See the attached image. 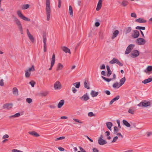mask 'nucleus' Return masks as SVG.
<instances>
[{"mask_svg": "<svg viewBox=\"0 0 152 152\" xmlns=\"http://www.w3.org/2000/svg\"><path fill=\"white\" fill-rule=\"evenodd\" d=\"M46 1L47 20L49 21L50 19L51 12L50 0H46Z\"/></svg>", "mask_w": 152, "mask_h": 152, "instance_id": "f257e3e1", "label": "nucleus"}, {"mask_svg": "<svg viewBox=\"0 0 152 152\" xmlns=\"http://www.w3.org/2000/svg\"><path fill=\"white\" fill-rule=\"evenodd\" d=\"M17 14L18 16L23 20L27 21H30V19L23 15L20 11L19 10L17 11Z\"/></svg>", "mask_w": 152, "mask_h": 152, "instance_id": "f03ea898", "label": "nucleus"}, {"mask_svg": "<svg viewBox=\"0 0 152 152\" xmlns=\"http://www.w3.org/2000/svg\"><path fill=\"white\" fill-rule=\"evenodd\" d=\"M151 105V103L149 102H147L145 100L143 102H141L139 104H137V106H141L143 107H147Z\"/></svg>", "mask_w": 152, "mask_h": 152, "instance_id": "7ed1b4c3", "label": "nucleus"}, {"mask_svg": "<svg viewBox=\"0 0 152 152\" xmlns=\"http://www.w3.org/2000/svg\"><path fill=\"white\" fill-rule=\"evenodd\" d=\"M134 46V45L133 44H131L129 45L126 49L125 52V54H128L129 53Z\"/></svg>", "mask_w": 152, "mask_h": 152, "instance_id": "20e7f679", "label": "nucleus"}, {"mask_svg": "<svg viewBox=\"0 0 152 152\" xmlns=\"http://www.w3.org/2000/svg\"><path fill=\"white\" fill-rule=\"evenodd\" d=\"M136 42L138 45H141L145 44L146 41L143 38H139L137 39Z\"/></svg>", "mask_w": 152, "mask_h": 152, "instance_id": "39448f33", "label": "nucleus"}, {"mask_svg": "<svg viewBox=\"0 0 152 152\" xmlns=\"http://www.w3.org/2000/svg\"><path fill=\"white\" fill-rule=\"evenodd\" d=\"M12 16V18L13 19V21L18 26V27L22 26V25L19 20L14 15H13Z\"/></svg>", "mask_w": 152, "mask_h": 152, "instance_id": "423d86ee", "label": "nucleus"}, {"mask_svg": "<svg viewBox=\"0 0 152 152\" xmlns=\"http://www.w3.org/2000/svg\"><path fill=\"white\" fill-rule=\"evenodd\" d=\"M55 61V56L54 53L51 59V65L50 68L48 69L49 70H51L52 69V68L53 66Z\"/></svg>", "mask_w": 152, "mask_h": 152, "instance_id": "0eeeda50", "label": "nucleus"}, {"mask_svg": "<svg viewBox=\"0 0 152 152\" xmlns=\"http://www.w3.org/2000/svg\"><path fill=\"white\" fill-rule=\"evenodd\" d=\"M140 54L139 51L137 50H133L130 54V55L133 58H135L138 56Z\"/></svg>", "mask_w": 152, "mask_h": 152, "instance_id": "6e6552de", "label": "nucleus"}, {"mask_svg": "<svg viewBox=\"0 0 152 152\" xmlns=\"http://www.w3.org/2000/svg\"><path fill=\"white\" fill-rule=\"evenodd\" d=\"M27 35L29 39L32 42H33L35 40L34 39L33 36L30 33L28 29L26 30Z\"/></svg>", "mask_w": 152, "mask_h": 152, "instance_id": "1a4fd4ad", "label": "nucleus"}, {"mask_svg": "<svg viewBox=\"0 0 152 152\" xmlns=\"http://www.w3.org/2000/svg\"><path fill=\"white\" fill-rule=\"evenodd\" d=\"M61 84L58 81H57L54 84V88L55 89H60L61 88Z\"/></svg>", "mask_w": 152, "mask_h": 152, "instance_id": "9d476101", "label": "nucleus"}, {"mask_svg": "<svg viewBox=\"0 0 152 152\" xmlns=\"http://www.w3.org/2000/svg\"><path fill=\"white\" fill-rule=\"evenodd\" d=\"M13 104L12 103H6L3 105V107L4 109L7 108L8 110H10Z\"/></svg>", "mask_w": 152, "mask_h": 152, "instance_id": "9b49d317", "label": "nucleus"}, {"mask_svg": "<svg viewBox=\"0 0 152 152\" xmlns=\"http://www.w3.org/2000/svg\"><path fill=\"white\" fill-rule=\"evenodd\" d=\"M80 99L83 101H86L89 99V97L88 96L87 94L86 93L82 96L80 97Z\"/></svg>", "mask_w": 152, "mask_h": 152, "instance_id": "f8f14e48", "label": "nucleus"}, {"mask_svg": "<svg viewBox=\"0 0 152 152\" xmlns=\"http://www.w3.org/2000/svg\"><path fill=\"white\" fill-rule=\"evenodd\" d=\"M134 34L132 35V37L134 38H138L140 35L139 31L137 30H134L133 31Z\"/></svg>", "mask_w": 152, "mask_h": 152, "instance_id": "ddd939ff", "label": "nucleus"}, {"mask_svg": "<svg viewBox=\"0 0 152 152\" xmlns=\"http://www.w3.org/2000/svg\"><path fill=\"white\" fill-rule=\"evenodd\" d=\"M107 142L101 138H99L98 140V143L100 145H103L107 144Z\"/></svg>", "mask_w": 152, "mask_h": 152, "instance_id": "4468645a", "label": "nucleus"}, {"mask_svg": "<svg viewBox=\"0 0 152 152\" xmlns=\"http://www.w3.org/2000/svg\"><path fill=\"white\" fill-rule=\"evenodd\" d=\"M132 28L130 27H128L125 28L124 32L126 34L129 33L132 31Z\"/></svg>", "mask_w": 152, "mask_h": 152, "instance_id": "2eb2a0df", "label": "nucleus"}, {"mask_svg": "<svg viewBox=\"0 0 152 152\" xmlns=\"http://www.w3.org/2000/svg\"><path fill=\"white\" fill-rule=\"evenodd\" d=\"M102 0H99L96 7V11H99L101 8L102 6Z\"/></svg>", "mask_w": 152, "mask_h": 152, "instance_id": "dca6fc26", "label": "nucleus"}, {"mask_svg": "<svg viewBox=\"0 0 152 152\" xmlns=\"http://www.w3.org/2000/svg\"><path fill=\"white\" fill-rule=\"evenodd\" d=\"M62 50L64 51L65 53H69L70 54L71 53V52L70 49L68 48L66 46H64L62 48Z\"/></svg>", "mask_w": 152, "mask_h": 152, "instance_id": "f3484780", "label": "nucleus"}, {"mask_svg": "<svg viewBox=\"0 0 152 152\" xmlns=\"http://www.w3.org/2000/svg\"><path fill=\"white\" fill-rule=\"evenodd\" d=\"M120 96L119 95H117L110 102V104H112L115 101L119 99Z\"/></svg>", "mask_w": 152, "mask_h": 152, "instance_id": "a211bd4d", "label": "nucleus"}, {"mask_svg": "<svg viewBox=\"0 0 152 152\" xmlns=\"http://www.w3.org/2000/svg\"><path fill=\"white\" fill-rule=\"evenodd\" d=\"M106 68L107 70V77H109L112 74V71L110 69V66L108 65L106 66Z\"/></svg>", "mask_w": 152, "mask_h": 152, "instance_id": "6ab92c4d", "label": "nucleus"}, {"mask_svg": "<svg viewBox=\"0 0 152 152\" xmlns=\"http://www.w3.org/2000/svg\"><path fill=\"white\" fill-rule=\"evenodd\" d=\"M152 71V66H147L146 69L145 70L144 72L146 73L151 72Z\"/></svg>", "mask_w": 152, "mask_h": 152, "instance_id": "aec40b11", "label": "nucleus"}, {"mask_svg": "<svg viewBox=\"0 0 152 152\" xmlns=\"http://www.w3.org/2000/svg\"><path fill=\"white\" fill-rule=\"evenodd\" d=\"M135 20L136 22L139 23H145L147 22L146 20L142 18H139L136 19Z\"/></svg>", "mask_w": 152, "mask_h": 152, "instance_id": "412c9836", "label": "nucleus"}, {"mask_svg": "<svg viewBox=\"0 0 152 152\" xmlns=\"http://www.w3.org/2000/svg\"><path fill=\"white\" fill-rule=\"evenodd\" d=\"M126 81V78L125 77L121 78L120 80L119 86L118 87V88H119V87L121 86Z\"/></svg>", "mask_w": 152, "mask_h": 152, "instance_id": "4be33fe9", "label": "nucleus"}, {"mask_svg": "<svg viewBox=\"0 0 152 152\" xmlns=\"http://www.w3.org/2000/svg\"><path fill=\"white\" fill-rule=\"evenodd\" d=\"M91 95L92 97L96 96L99 94L98 92L95 91L94 90H92L90 94Z\"/></svg>", "mask_w": 152, "mask_h": 152, "instance_id": "5701e85b", "label": "nucleus"}, {"mask_svg": "<svg viewBox=\"0 0 152 152\" xmlns=\"http://www.w3.org/2000/svg\"><path fill=\"white\" fill-rule=\"evenodd\" d=\"M28 133L29 134L37 137H38L39 136V134L35 131L29 132H28Z\"/></svg>", "mask_w": 152, "mask_h": 152, "instance_id": "b1692460", "label": "nucleus"}, {"mask_svg": "<svg viewBox=\"0 0 152 152\" xmlns=\"http://www.w3.org/2000/svg\"><path fill=\"white\" fill-rule=\"evenodd\" d=\"M12 92L13 94L15 96H17L18 95V89L16 87H14L13 88Z\"/></svg>", "mask_w": 152, "mask_h": 152, "instance_id": "393cba45", "label": "nucleus"}, {"mask_svg": "<svg viewBox=\"0 0 152 152\" xmlns=\"http://www.w3.org/2000/svg\"><path fill=\"white\" fill-rule=\"evenodd\" d=\"M49 94L48 91H42L39 94V95L41 96H46Z\"/></svg>", "mask_w": 152, "mask_h": 152, "instance_id": "a878e982", "label": "nucleus"}, {"mask_svg": "<svg viewBox=\"0 0 152 152\" xmlns=\"http://www.w3.org/2000/svg\"><path fill=\"white\" fill-rule=\"evenodd\" d=\"M64 103V100L63 99L61 100L58 104V108H61Z\"/></svg>", "mask_w": 152, "mask_h": 152, "instance_id": "bb28decb", "label": "nucleus"}, {"mask_svg": "<svg viewBox=\"0 0 152 152\" xmlns=\"http://www.w3.org/2000/svg\"><path fill=\"white\" fill-rule=\"evenodd\" d=\"M119 33V31L118 30H115L113 33V35L112 37V39H114L116 37Z\"/></svg>", "mask_w": 152, "mask_h": 152, "instance_id": "cd10ccee", "label": "nucleus"}, {"mask_svg": "<svg viewBox=\"0 0 152 152\" xmlns=\"http://www.w3.org/2000/svg\"><path fill=\"white\" fill-rule=\"evenodd\" d=\"M106 125L107 128L111 131L112 129L111 127L113 126V124L111 122H107L106 123Z\"/></svg>", "mask_w": 152, "mask_h": 152, "instance_id": "c85d7f7f", "label": "nucleus"}, {"mask_svg": "<svg viewBox=\"0 0 152 152\" xmlns=\"http://www.w3.org/2000/svg\"><path fill=\"white\" fill-rule=\"evenodd\" d=\"M152 81V78H149L148 79H146L144 80L142 83L144 84H146L150 83Z\"/></svg>", "mask_w": 152, "mask_h": 152, "instance_id": "c756f323", "label": "nucleus"}, {"mask_svg": "<svg viewBox=\"0 0 152 152\" xmlns=\"http://www.w3.org/2000/svg\"><path fill=\"white\" fill-rule=\"evenodd\" d=\"M63 67V66L61 63H59L58 64V66L57 67L56 70L57 71H58L59 70H61Z\"/></svg>", "mask_w": 152, "mask_h": 152, "instance_id": "7c9ffc66", "label": "nucleus"}, {"mask_svg": "<svg viewBox=\"0 0 152 152\" xmlns=\"http://www.w3.org/2000/svg\"><path fill=\"white\" fill-rule=\"evenodd\" d=\"M118 60L117 59L115 58H114L112 60L109 62V63L111 64H113L115 63L117 64Z\"/></svg>", "mask_w": 152, "mask_h": 152, "instance_id": "2f4dec72", "label": "nucleus"}, {"mask_svg": "<svg viewBox=\"0 0 152 152\" xmlns=\"http://www.w3.org/2000/svg\"><path fill=\"white\" fill-rule=\"evenodd\" d=\"M123 124L127 127H129L131 125L128 122V121L125 120H123Z\"/></svg>", "mask_w": 152, "mask_h": 152, "instance_id": "473e14b6", "label": "nucleus"}, {"mask_svg": "<svg viewBox=\"0 0 152 152\" xmlns=\"http://www.w3.org/2000/svg\"><path fill=\"white\" fill-rule=\"evenodd\" d=\"M20 115V113H16L14 115H11L9 116V118H14L16 117H18Z\"/></svg>", "mask_w": 152, "mask_h": 152, "instance_id": "72a5a7b5", "label": "nucleus"}, {"mask_svg": "<svg viewBox=\"0 0 152 152\" xmlns=\"http://www.w3.org/2000/svg\"><path fill=\"white\" fill-rule=\"evenodd\" d=\"M69 12L71 15L72 16H73V11L72 8V6L70 5L69 6Z\"/></svg>", "mask_w": 152, "mask_h": 152, "instance_id": "f704fd0d", "label": "nucleus"}, {"mask_svg": "<svg viewBox=\"0 0 152 152\" xmlns=\"http://www.w3.org/2000/svg\"><path fill=\"white\" fill-rule=\"evenodd\" d=\"M87 82H88V81H86V80L85 81L84 83V87L85 88L87 89H89L90 88L89 87V86H88Z\"/></svg>", "mask_w": 152, "mask_h": 152, "instance_id": "c9c22d12", "label": "nucleus"}, {"mask_svg": "<svg viewBox=\"0 0 152 152\" xmlns=\"http://www.w3.org/2000/svg\"><path fill=\"white\" fill-rule=\"evenodd\" d=\"M25 75L26 78H28L31 75V72L26 70L25 71Z\"/></svg>", "mask_w": 152, "mask_h": 152, "instance_id": "e433bc0d", "label": "nucleus"}, {"mask_svg": "<svg viewBox=\"0 0 152 152\" xmlns=\"http://www.w3.org/2000/svg\"><path fill=\"white\" fill-rule=\"evenodd\" d=\"M128 4V2L125 0H123L121 3V4L123 7H125Z\"/></svg>", "mask_w": 152, "mask_h": 152, "instance_id": "4c0bfd02", "label": "nucleus"}, {"mask_svg": "<svg viewBox=\"0 0 152 152\" xmlns=\"http://www.w3.org/2000/svg\"><path fill=\"white\" fill-rule=\"evenodd\" d=\"M73 85L76 88H79L80 86V82H77L74 83Z\"/></svg>", "mask_w": 152, "mask_h": 152, "instance_id": "58836bf2", "label": "nucleus"}, {"mask_svg": "<svg viewBox=\"0 0 152 152\" xmlns=\"http://www.w3.org/2000/svg\"><path fill=\"white\" fill-rule=\"evenodd\" d=\"M102 79L104 80H105L106 81L109 82H110L111 80H112V79H111V78H107L103 76H102Z\"/></svg>", "mask_w": 152, "mask_h": 152, "instance_id": "ea45409f", "label": "nucleus"}, {"mask_svg": "<svg viewBox=\"0 0 152 152\" xmlns=\"http://www.w3.org/2000/svg\"><path fill=\"white\" fill-rule=\"evenodd\" d=\"M135 28L137 30H145V28L144 26H137Z\"/></svg>", "mask_w": 152, "mask_h": 152, "instance_id": "a19ab883", "label": "nucleus"}, {"mask_svg": "<svg viewBox=\"0 0 152 152\" xmlns=\"http://www.w3.org/2000/svg\"><path fill=\"white\" fill-rule=\"evenodd\" d=\"M29 72L31 71H34L35 70V69L34 68V65H32L31 66V67L29 68L27 70Z\"/></svg>", "mask_w": 152, "mask_h": 152, "instance_id": "79ce46f5", "label": "nucleus"}, {"mask_svg": "<svg viewBox=\"0 0 152 152\" xmlns=\"http://www.w3.org/2000/svg\"><path fill=\"white\" fill-rule=\"evenodd\" d=\"M29 7V5L28 4H24L23 5L22 8L23 10L27 9Z\"/></svg>", "mask_w": 152, "mask_h": 152, "instance_id": "37998d69", "label": "nucleus"}, {"mask_svg": "<svg viewBox=\"0 0 152 152\" xmlns=\"http://www.w3.org/2000/svg\"><path fill=\"white\" fill-rule=\"evenodd\" d=\"M26 102L27 103L30 104L32 102V100L31 98H27L26 99Z\"/></svg>", "mask_w": 152, "mask_h": 152, "instance_id": "c03bdc74", "label": "nucleus"}, {"mask_svg": "<svg viewBox=\"0 0 152 152\" xmlns=\"http://www.w3.org/2000/svg\"><path fill=\"white\" fill-rule=\"evenodd\" d=\"M46 36L45 35H44L43 36V41L44 44H46Z\"/></svg>", "mask_w": 152, "mask_h": 152, "instance_id": "a18cd8bd", "label": "nucleus"}, {"mask_svg": "<svg viewBox=\"0 0 152 152\" xmlns=\"http://www.w3.org/2000/svg\"><path fill=\"white\" fill-rule=\"evenodd\" d=\"M88 116L91 117L92 116H95V114H94L92 112H90L88 113Z\"/></svg>", "mask_w": 152, "mask_h": 152, "instance_id": "49530a36", "label": "nucleus"}, {"mask_svg": "<svg viewBox=\"0 0 152 152\" xmlns=\"http://www.w3.org/2000/svg\"><path fill=\"white\" fill-rule=\"evenodd\" d=\"M114 134H115L116 133H117L118 131V129L117 127V126H114Z\"/></svg>", "mask_w": 152, "mask_h": 152, "instance_id": "de8ad7c7", "label": "nucleus"}, {"mask_svg": "<svg viewBox=\"0 0 152 152\" xmlns=\"http://www.w3.org/2000/svg\"><path fill=\"white\" fill-rule=\"evenodd\" d=\"M99 37L101 39H103V33L102 31H100L99 32Z\"/></svg>", "mask_w": 152, "mask_h": 152, "instance_id": "09e8293b", "label": "nucleus"}, {"mask_svg": "<svg viewBox=\"0 0 152 152\" xmlns=\"http://www.w3.org/2000/svg\"><path fill=\"white\" fill-rule=\"evenodd\" d=\"M29 83L31 84L32 87H34V85L35 84V82L34 81L32 80L29 82Z\"/></svg>", "mask_w": 152, "mask_h": 152, "instance_id": "8fccbe9b", "label": "nucleus"}, {"mask_svg": "<svg viewBox=\"0 0 152 152\" xmlns=\"http://www.w3.org/2000/svg\"><path fill=\"white\" fill-rule=\"evenodd\" d=\"M118 82H116L113 84V88H118Z\"/></svg>", "mask_w": 152, "mask_h": 152, "instance_id": "3c124183", "label": "nucleus"}, {"mask_svg": "<svg viewBox=\"0 0 152 152\" xmlns=\"http://www.w3.org/2000/svg\"><path fill=\"white\" fill-rule=\"evenodd\" d=\"M118 138V137L117 136H115V137H114L113 138V140L111 142L113 143V142H115L117 140Z\"/></svg>", "mask_w": 152, "mask_h": 152, "instance_id": "603ef678", "label": "nucleus"}, {"mask_svg": "<svg viewBox=\"0 0 152 152\" xmlns=\"http://www.w3.org/2000/svg\"><path fill=\"white\" fill-rule=\"evenodd\" d=\"M73 120L75 121L76 122H78V123H80V124H82L83 122L80 121L78 119L76 118H73Z\"/></svg>", "mask_w": 152, "mask_h": 152, "instance_id": "864d4df0", "label": "nucleus"}, {"mask_svg": "<svg viewBox=\"0 0 152 152\" xmlns=\"http://www.w3.org/2000/svg\"><path fill=\"white\" fill-rule=\"evenodd\" d=\"M128 112L132 114H133L134 113V111L133 110L129 109L128 110Z\"/></svg>", "mask_w": 152, "mask_h": 152, "instance_id": "5fc2aeb1", "label": "nucleus"}, {"mask_svg": "<svg viewBox=\"0 0 152 152\" xmlns=\"http://www.w3.org/2000/svg\"><path fill=\"white\" fill-rule=\"evenodd\" d=\"M19 30L21 32V34H23V29L22 26L18 27Z\"/></svg>", "mask_w": 152, "mask_h": 152, "instance_id": "6e6d98bb", "label": "nucleus"}, {"mask_svg": "<svg viewBox=\"0 0 152 152\" xmlns=\"http://www.w3.org/2000/svg\"><path fill=\"white\" fill-rule=\"evenodd\" d=\"M65 138V137L64 136L60 137L58 138H57L56 140V141L58 140H61L64 139Z\"/></svg>", "mask_w": 152, "mask_h": 152, "instance_id": "4d7b16f0", "label": "nucleus"}, {"mask_svg": "<svg viewBox=\"0 0 152 152\" xmlns=\"http://www.w3.org/2000/svg\"><path fill=\"white\" fill-rule=\"evenodd\" d=\"M4 85V83L3 82V80L2 79L0 80V86H3Z\"/></svg>", "mask_w": 152, "mask_h": 152, "instance_id": "13d9d810", "label": "nucleus"}, {"mask_svg": "<svg viewBox=\"0 0 152 152\" xmlns=\"http://www.w3.org/2000/svg\"><path fill=\"white\" fill-rule=\"evenodd\" d=\"M131 16L133 17H134V18H136L137 15L136 14L134 13H132L131 14Z\"/></svg>", "mask_w": 152, "mask_h": 152, "instance_id": "bf43d9fd", "label": "nucleus"}, {"mask_svg": "<svg viewBox=\"0 0 152 152\" xmlns=\"http://www.w3.org/2000/svg\"><path fill=\"white\" fill-rule=\"evenodd\" d=\"M47 51V44L44 45V51L46 52Z\"/></svg>", "mask_w": 152, "mask_h": 152, "instance_id": "052dcab7", "label": "nucleus"}, {"mask_svg": "<svg viewBox=\"0 0 152 152\" xmlns=\"http://www.w3.org/2000/svg\"><path fill=\"white\" fill-rule=\"evenodd\" d=\"M104 92L106 93L107 95H110V92L109 91L106 90L104 91Z\"/></svg>", "mask_w": 152, "mask_h": 152, "instance_id": "680f3d73", "label": "nucleus"}, {"mask_svg": "<svg viewBox=\"0 0 152 152\" xmlns=\"http://www.w3.org/2000/svg\"><path fill=\"white\" fill-rule=\"evenodd\" d=\"M105 66L104 64H103L100 66V69H105Z\"/></svg>", "mask_w": 152, "mask_h": 152, "instance_id": "e2e57ef3", "label": "nucleus"}, {"mask_svg": "<svg viewBox=\"0 0 152 152\" xmlns=\"http://www.w3.org/2000/svg\"><path fill=\"white\" fill-rule=\"evenodd\" d=\"M9 137V136L7 134H5L3 136L2 138L3 139H6L8 138Z\"/></svg>", "mask_w": 152, "mask_h": 152, "instance_id": "0e129e2a", "label": "nucleus"}, {"mask_svg": "<svg viewBox=\"0 0 152 152\" xmlns=\"http://www.w3.org/2000/svg\"><path fill=\"white\" fill-rule=\"evenodd\" d=\"M117 64L119 65L120 66H123V64L121 63L119 60L118 61Z\"/></svg>", "mask_w": 152, "mask_h": 152, "instance_id": "69168bd1", "label": "nucleus"}, {"mask_svg": "<svg viewBox=\"0 0 152 152\" xmlns=\"http://www.w3.org/2000/svg\"><path fill=\"white\" fill-rule=\"evenodd\" d=\"M92 150L93 152H99L98 149L96 148H93Z\"/></svg>", "mask_w": 152, "mask_h": 152, "instance_id": "338daca9", "label": "nucleus"}, {"mask_svg": "<svg viewBox=\"0 0 152 152\" xmlns=\"http://www.w3.org/2000/svg\"><path fill=\"white\" fill-rule=\"evenodd\" d=\"M79 148L81 152H86L83 148L81 147H79Z\"/></svg>", "mask_w": 152, "mask_h": 152, "instance_id": "774afa93", "label": "nucleus"}]
</instances>
